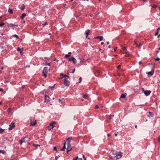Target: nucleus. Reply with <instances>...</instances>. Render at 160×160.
<instances>
[{"mask_svg":"<svg viewBox=\"0 0 160 160\" xmlns=\"http://www.w3.org/2000/svg\"><path fill=\"white\" fill-rule=\"evenodd\" d=\"M115 153V156H112L111 157V159L117 160L120 158L122 155V153L120 152H116V151H113Z\"/></svg>","mask_w":160,"mask_h":160,"instance_id":"nucleus-1","label":"nucleus"},{"mask_svg":"<svg viewBox=\"0 0 160 160\" xmlns=\"http://www.w3.org/2000/svg\"><path fill=\"white\" fill-rule=\"evenodd\" d=\"M72 139V137H69L66 140L67 142V153H68L72 150L71 146L70 143L71 140Z\"/></svg>","mask_w":160,"mask_h":160,"instance_id":"nucleus-2","label":"nucleus"},{"mask_svg":"<svg viewBox=\"0 0 160 160\" xmlns=\"http://www.w3.org/2000/svg\"><path fill=\"white\" fill-rule=\"evenodd\" d=\"M48 72V67L44 68L43 70L42 71L43 75L46 78L47 77V75Z\"/></svg>","mask_w":160,"mask_h":160,"instance_id":"nucleus-3","label":"nucleus"},{"mask_svg":"<svg viewBox=\"0 0 160 160\" xmlns=\"http://www.w3.org/2000/svg\"><path fill=\"white\" fill-rule=\"evenodd\" d=\"M154 64L153 65V67L152 68V70L151 72H148L147 73V74L148 75H150L151 76H152L154 73Z\"/></svg>","mask_w":160,"mask_h":160,"instance_id":"nucleus-4","label":"nucleus"},{"mask_svg":"<svg viewBox=\"0 0 160 160\" xmlns=\"http://www.w3.org/2000/svg\"><path fill=\"white\" fill-rule=\"evenodd\" d=\"M9 128L8 130H11L14 128L15 127V123L14 122H12L9 125Z\"/></svg>","mask_w":160,"mask_h":160,"instance_id":"nucleus-5","label":"nucleus"},{"mask_svg":"<svg viewBox=\"0 0 160 160\" xmlns=\"http://www.w3.org/2000/svg\"><path fill=\"white\" fill-rule=\"evenodd\" d=\"M142 92H144L146 96H148L150 95L151 92L150 90L144 91V89L143 88Z\"/></svg>","mask_w":160,"mask_h":160,"instance_id":"nucleus-6","label":"nucleus"},{"mask_svg":"<svg viewBox=\"0 0 160 160\" xmlns=\"http://www.w3.org/2000/svg\"><path fill=\"white\" fill-rule=\"evenodd\" d=\"M70 82L68 80V79L65 78L64 81V84L66 86H68L69 85Z\"/></svg>","mask_w":160,"mask_h":160,"instance_id":"nucleus-7","label":"nucleus"},{"mask_svg":"<svg viewBox=\"0 0 160 160\" xmlns=\"http://www.w3.org/2000/svg\"><path fill=\"white\" fill-rule=\"evenodd\" d=\"M37 124L36 122V120H33L32 121V120H31L30 121V126H34L36 124Z\"/></svg>","mask_w":160,"mask_h":160,"instance_id":"nucleus-8","label":"nucleus"},{"mask_svg":"<svg viewBox=\"0 0 160 160\" xmlns=\"http://www.w3.org/2000/svg\"><path fill=\"white\" fill-rule=\"evenodd\" d=\"M50 98L47 95H45V102H49L50 100L49 99Z\"/></svg>","mask_w":160,"mask_h":160,"instance_id":"nucleus-9","label":"nucleus"},{"mask_svg":"<svg viewBox=\"0 0 160 160\" xmlns=\"http://www.w3.org/2000/svg\"><path fill=\"white\" fill-rule=\"evenodd\" d=\"M60 76H62L63 78L65 77V78H67V79H68L69 78V77L68 76L64 74H63L62 73H61L60 74Z\"/></svg>","mask_w":160,"mask_h":160,"instance_id":"nucleus-10","label":"nucleus"},{"mask_svg":"<svg viewBox=\"0 0 160 160\" xmlns=\"http://www.w3.org/2000/svg\"><path fill=\"white\" fill-rule=\"evenodd\" d=\"M8 26L10 27H17L18 26L17 24H14L12 23H10L8 24Z\"/></svg>","mask_w":160,"mask_h":160,"instance_id":"nucleus-11","label":"nucleus"},{"mask_svg":"<svg viewBox=\"0 0 160 160\" xmlns=\"http://www.w3.org/2000/svg\"><path fill=\"white\" fill-rule=\"evenodd\" d=\"M90 30L89 29L87 30L85 32V34L86 35V38H88V36Z\"/></svg>","mask_w":160,"mask_h":160,"instance_id":"nucleus-12","label":"nucleus"},{"mask_svg":"<svg viewBox=\"0 0 160 160\" xmlns=\"http://www.w3.org/2000/svg\"><path fill=\"white\" fill-rule=\"evenodd\" d=\"M94 38H95L99 39L100 40V41H102L103 38V37L101 36H98V37H95Z\"/></svg>","mask_w":160,"mask_h":160,"instance_id":"nucleus-13","label":"nucleus"},{"mask_svg":"<svg viewBox=\"0 0 160 160\" xmlns=\"http://www.w3.org/2000/svg\"><path fill=\"white\" fill-rule=\"evenodd\" d=\"M127 95V94L126 93H122L121 94L120 98H125Z\"/></svg>","mask_w":160,"mask_h":160,"instance_id":"nucleus-14","label":"nucleus"},{"mask_svg":"<svg viewBox=\"0 0 160 160\" xmlns=\"http://www.w3.org/2000/svg\"><path fill=\"white\" fill-rule=\"evenodd\" d=\"M152 7V8H157L158 9L160 10V7H157V6L155 5H153L152 6H151Z\"/></svg>","mask_w":160,"mask_h":160,"instance_id":"nucleus-15","label":"nucleus"},{"mask_svg":"<svg viewBox=\"0 0 160 160\" xmlns=\"http://www.w3.org/2000/svg\"><path fill=\"white\" fill-rule=\"evenodd\" d=\"M25 138H23L22 139H21L20 140V144L21 145L22 144V143L23 142H25Z\"/></svg>","mask_w":160,"mask_h":160,"instance_id":"nucleus-16","label":"nucleus"},{"mask_svg":"<svg viewBox=\"0 0 160 160\" xmlns=\"http://www.w3.org/2000/svg\"><path fill=\"white\" fill-rule=\"evenodd\" d=\"M26 16V14L25 13H23L22 14L21 16L20 17V19H23Z\"/></svg>","mask_w":160,"mask_h":160,"instance_id":"nucleus-17","label":"nucleus"},{"mask_svg":"<svg viewBox=\"0 0 160 160\" xmlns=\"http://www.w3.org/2000/svg\"><path fill=\"white\" fill-rule=\"evenodd\" d=\"M72 61L75 64L77 62V60L74 57H72Z\"/></svg>","mask_w":160,"mask_h":160,"instance_id":"nucleus-18","label":"nucleus"},{"mask_svg":"<svg viewBox=\"0 0 160 160\" xmlns=\"http://www.w3.org/2000/svg\"><path fill=\"white\" fill-rule=\"evenodd\" d=\"M148 116L149 117H152L153 116V114L152 113L150 112H149Z\"/></svg>","mask_w":160,"mask_h":160,"instance_id":"nucleus-19","label":"nucleus"},{"mask_svg":"<svg viewBox=\"0 0 160 160\" xmlns=\"http://www.w3.org/2000/svg\"><path fill=\"white\" fill-rule=\"evenodd\" d=\"M83 97L85 99H87L88 97V95L87 94L84 95Z\"/></svg>","mask_w":160,"mask_h":160,"instance_id":"nucleus-20","label":"nucleus"},{"mask_svg":"<svg viewBox=\"0 0 160 160\" xmlns=\"http://www.w3.org/2000/svg\"><path fill=\"white\" fill-rule=\"evenodd\" d=\"M17 50L18 51L20 52V53L21 54V55H22V52L21 51V49L19 48H18L17 49Z\"/></svg>","mask_w":160,"mask_h":160,"instance_id":"nucleus-21","label":"nucleus"},{"mask_svg":"<svg viewBox=\"0 0 160 160\" xmlns=\"http://www.w3.org/2000/svg\"><path fill=\"white\" fill-rule=\"evenodd\" d=\"M24 8H25V6H24V4L22 5L21 7H20V9L22 10H23L24 9Z\"/></svg>","mask_w":160,"mask_h":160,"instance_id":"nucleus-22","label":"nucleus"},{"mask_svg":"<svg viewBox=\"0 0 160 160\" xmlns=\"http://www.w3.org/2000/svg\"><path fill=\"white\" fill-rule=\"evenodd\" d=\"M66 148V146H63L62 149H61V150L62 151H64Z\"/></svg>","mask_w":160,"mask_h":160,"instance_id":"nucleus-23","label":"nucleus"},{"mask_svg":"<svg viewBox=\"0 0 160 160\" xmlns=\"http://www.w3.org/2000/svg\"><path fill=\"white\" fill-rule=\"evenodd\" d=\"M0 152L2 153L3 154H4L6 153V152L4 150H0Z\"/></svg>","mask_w":160,"mask_h":160,"instance_id":"nucleus-24","label":"nucleus"},{"mask_svg":"<svg viewBox=\"0 0 160 160\" xmlns=\"http://www.w3.org/2000/svg\"><path fill=\"white\" fill-rule=\"evenodd\" d=\"M49 125L50 126L52 127V128H51V129H52L54 127L52 123H50Z\"/></svg>","mask_w":160,"mask_h":160,"instance_id":"nucleus-25","label":"nucleus"},{"mask_svg":"<svg viewBox=\"0 0 160 160\" xmlns=\"http://www.w3.org/2000/svg\"><path fill=\"white\" fill-rule=\"evenodd\" d=\"M142 45L141 43H140V44L139 45H137V47L139 48H141V46Z\"/></svg>","mask_w":160,"mask_h":160,"instance_id":"nucleus-26","label":"nucleus"},{"mask_svg":"<svg viewBox=\"0 0 160 160\" xmlns=\"http://www.w3.org/2000/svg\"><path fill=\"white\" fill-rule=\"evenodd\" d=\"M4 130L1 128H0V133H2L4 131Z\"/></svg>","mask_w":160,"mask_h":160,"instance_id":"nucleus-27","label":"nucleus"},{"mask_svg":"<svg viewBox=\"0 0 160 160\" xmlns=\"http://www.w3.org/2000/svg\"><path fill=\"white\" fill-rule=\"evenodd\" d=\"M33 145L35 147H37L38 146H40V145L38 144H33Z\"/></svg>","mask_w":160,"mask_h":160,"instance_id":"nucleus-28","label":"nucleus"},{"mask_svg":"<svg viewBox=\"0 0 160 160\" xmlns=\"http://www.w3.org/2000/svg\"><path fill=\"white\" fill-rule=\"evenodd\" d=\"M11 108H9L7 109V111L8 112V113H9L10 112Z\"/></svg>","mask_w":160,"mask_h":160,"instance_id":"nucleus-29","label":"nucleus"},{"mask_svg":"<svg viewBox=\"0 0 160 160\" xmlns=\"http://www.w3.org/2000/svg\"><path fill=\"white\" fill-rule=\"evenodd\" d=\"M63 99V98H62L61 99H59V102H61V103H62V100Z\"/></svg>","mask_w":160,"mask_h":160,"instance_id":"nucleus-30","label":"nucleus"},{"mask_svg":"<svg viewBox=\"0 0 160 160\" xmlns=\"http://www.w3.org/2000/svg\"><path fill=\"white\" fill-rule=\"evenodd\" d=\"M122 49L124 50V52H125L127 50L126 48L125 47H123L122 48Z\"/></svg>","mask_w":160,"mask_h":160,"instance_id":"nucleus-31","label":"nucleus"},{"mask_svg":"<svg viewBox=\"0 0 160 160\" xmlns=\"http://www.w3.org/2000/svg\"><path fill=\"white\" fill-rule=\"evenodd\" d=\"M155 60L156 61H159L160 60V59L159 58H154Z\"/></svg>","mask_w":160,"mask_h":160,"instance_id":"nucleus-32","label":"nucleus"},{"mask_svg":"<svg viewBox=\"0 0 160 160\" xmlns=\"http://www.w3.org/2000/svg\"><path fill=\"white\" fill-rule=\"evenodd\" d=\"M70 56V55H69L68 54H66L65 56V57L67 58H68Z\"/></svg>","mask_w":160,"mask_h":160,"instance_id":"nucleus-33","label":"nucleus"},{"mask_svg":"<svg viewBox=\"0 0 160 160\" xmlns=\"http://www.w3.org/2000/svg\"><path fill=\"white\" fill-rule=\"evenodd\" d=\"M48 22H44V23H43L42 24V25H43V26H45V25H47L48 24Z\"/></svg>","mask_w":160,"mask_h":160,"instance_id":"nucleus-34","label":"nucleus"},{"mask_svg":"<svg viewBox=\"0 0 160 160\" xmlns=\"http://www.w3.org/2000/svg\"><path fill=\"white\" fill-rule=\"evenodd\" d=\"M5 24V23L4 22L0 24V27H1Z\"/></svg>","mask_w":160,"mask_h":160,"instance_id":"nucleus-35","label":"nucleus"},{"mask_svg":"<svg viewBox=\"0 0 160 160\" xmlns=\"http://www.w3.org/2000/svg\"><path fill=\"white\" fill-rule=\"evenodd\" d=\"M99 108V107L97 105H96L95 106V109H98V108Z\"/></svg>","mask_w":160,"mask_h":160,"instance_id":"nucleus-36","label":"nucleus"},{"mask_svg":"<svg viewBox=\"0 0 160 160\" xmlns=\"http://www.w3.org/2000/svg\"><path fill=\"white\" fill-rule=\"evenodd\" d=\"M82 81V78L81 77H80L79 78V81L78 82L79 83H80Z\"/></svg>","mask_w":160,"mask_h":160,"instance_id":"nucleus-37","label":"nucleus"},{"mask_svg":"<svg viewBox=\"0 0 160 160\" xmlns=\"http://www.w3.org/2000/svg\"><path fill=\"white\" fill-rule=\"evenodd\" d=\"M13 36L14 37L16 38H19V37H18V36L17 35H16V34H14V35H13Z\"/></svg>","mask_w":160,"mask_h":160,"instance_id":"nucleus-38","label":"nucleus"},{"mask_svg":"<svg viewBox=\"0 0 160 160\" xmlns=\"http://www.w3.org/2000/svg\"><path fill=\"white\" fill-rule=\"evenodd\" d=\"M158 31H157L156 32V33L155 34V35L157 36V35H158Z\"/></svg>","mask_w":160,"mask_h":160,"instance_id":"nucleus-39","label":"nucleus"},{"mask_svg":"<svg viewBox=\"0 0 160 160\" xmlns=\"http://www.w3.org/2000/svg\"><path fill=\"white\" fill-rule=\"evenodd\" d=\"M72 57H69L68 58V59L70 61H72Z\"/></svg>","mask_w":160,"mask_h":160,"instance_id":"nucleus-40","label":"nucleus"},{"mask_svg":"<svg viewBox=\"0 0 160 160\" xmlns=\"http://www.w3.org/2000/svg\"><path fill=\"white\" fill-rule=\"evenodd\" d=\"M78 157L77 156L75 158H74L73 159V160H78Z\"/></svg>","mask_w":160,"mask_h":160,"instance_id":"nucleus-41","label":"nucleus"},{"mask_svg":"<svg viewBox=\"0 0 160 160\" xmlns=\"http://www.w3.org/2000/svg\"><path fill=\"white\" fill-rule=\"evenodd\" d=\"M8 11L10 14H12L13 13V11Z\"/></svg>","mask_w":160,"mask_h":160,"instance_id":"nucleus-42","label":"nucleus"},{"mask_svg":"<svg viewBox=\"0 0 160 160\" xmlns=\"http://www.w3.org/2000/svg\"><path fill=\"white\" fill-rule=\"evenodd\" d=\"M53 150H55L56 151H57V149L56 147H55V146L53 147Z\"/></svg>","mask_w":160,"mask_h":160,"instance_id":"nucleus-43","label":"nucleus"},{"mask_svg":"<svg viewBox=\"0 0 160 160\" xmlns=\"http://www.w3.org/2000/svg\"><path fill=\"white\" fill-rule=\"evenodd\" d=\"M117 47H116L114 49V52H115L116 51V50H117Z\"/></svg>","mask_w":160,"mask_h":160,"instance_id":"nucleus-44","label":"nucleus"},{"mask_svg":"<svg viewBox=\"0 0 160 160\" xmlns=\"http://www.w3.org/2000/svg\"><path fill=\"white\" fill-rule=\"evenodd\" d=\"M82 156H83V158L84 159V160H86V158L85 157L84 155H82Z\"/></svg>","mask_w":160,"mask_h":160,"instance_id":"nucleus-45","label":"nucleus"},{"mask_svg":"<svg viewBox=\"0 0 160 160\" xmlns=\"http://www.w3.org/2000/svg\"><path fill=\"white\" fill-rule=\"evenodd\" d=\"M114 153L113 154H112V155H111V157L112 156H115V153L114 152H112V153Z\"/></svg>","mask_w":160,"mask_h":160,"instance_id":"nucleus-46","label":"nucleus"},{"mask_svg":"<svg viewBox=\"0 0 160 160\" xmlns=\"http://www.w3.org/2000/svg\"><path fill=\"white\" fill-rule=\"evenodd\" d=\"M75 68H74V69H73V71L72 72V73H74V72H75Z\"/></svg>","mask_w":160,"mask_h":160,"instance_id":"nucleus-47","label":"nucleus"},{"mask_svg":"<svg viewBox=\"0 0 160 160\" xmlns=\"http://www.w3.org/2000/svg\"><path fill=\"white\" fill-rule=\"evenodd\" d=\"M30 66L29 65L26 66V67H24V68H29Z\"/></svg>","mask_w":160,"mask_h":160,"instance_id":"nucleus-48","label":"nucleus"},{"mask_svg":"<svg viewBox=\"0 0 160 160\" xmlns=\"http://www.w3.org/2000/svg\"><path fill=\"white\" fill-rule=\"evenodd\" d=\"M106 118H109V119H110V118L109 117H109H108V115H106Z\"/></svg>","mask_w":160,"mask_h":160,"instance_id":"nucleus-49","label":"nucleus"},{"mask_svg":"<svg viewBox=\"0 0 160 160\" xmlns=\"http://www.w3.org/2000/svg\"><path fill=\"white\" fill-rule=\"evenodd\" d=\"M66 142H67L66 141H65L64 143H63V146H66Z\"/></svg>","mask_w":160,"mask_h":160,"instance_id":"nucleus-50","label":"nucleus"},{"mask_svg":"<svg viewBox=\"0 0 160 160\" xmlns=\"http://www.w3.org/2000/svg\"><path fill=\"white\" fill-rule=\"evenodd\" d=\"M66 142H67L66 141H65L64 143H63V146H66Z\"/></svg>","mask_w":160,"mask_h":160,"instance_id":"nucleus-51","label":"nucleus"},{"mask_svg":"<svg viewBox=\"0 0 160 160\" xmlns=\"http://www.w3.org/2000/svg\"><path fill=\"white\" fill-rule=\"evenodd\" d=\"M158 141L159 142H160V136H159V137L158 138Z\"/></svg>","mask_w":160,"mask_h":160,"instance_id":"nucleus-52","label":"nucleus"},{"mask_svg":"<svg viewBox=\"0 0 160 160\" xmlns=\"http://www.w3.org/2000/svg\"><path fill=\"white\" fill-rule=\"evenodd\" d=\"M125 52L126 54H127V55H128L129 54V52H126V51H125Z\"/></svg>","mask_w":160,"mask_h":160,"instance_id":"nucleus-53","label":"nucleus"},{"mask_svg":"<svg viewBox=\"0 0 160 160\" xmlns=\"http://www.w3.org/2000/svg\"><path fill=\"white\" fill-rule=\"evenodd\" d=\"M52 123L54 125V124H55L56 123V122H52Z\"/></svg>","mask_w":160,"mask_h":160,"instance_id":"nucleus-54","label":"nucleus"},{"mask_svg":"<svg viewBox=\"0 0 160 160\" xmlns=\"http://www.w3.org/2000/svg\"><path fill=\"white\" fill-rule=\"evenodd\" d=\"M78 160H82V159L81 158H78Z\"/></svg>","mask_w":160,"mask_h":160,"instance_id":"nucleus-55","label":"nucleus"},{"mask_svg":"<svg viewBox=\"0 0 160 160\" xmlns=\"http://www.w3.org/2000/svg\"><path fill=\"white\" fill-rule=\"evenodd\" d=\"M160 27L158 28L157 29V31H158L159 30H160Z\"/></svg>","mask_w":160,"mask_h":160,"instance_id":"nucleus-56","label":"nucleus"},{"mask_svg":"<svg viewBox=\"0 0 160 160\" xmlns=\"http://www.w3.org/2000/svg\"><path fill=\"white\" fill-rule=\"evenodd\" d=\"M58 158V156H56V157H55V160H57Z\"/></svg>","mask_w":160,"mask_h":160,"instance_id":"nucleus-57","label":"nucleus"},{"mask_svg":"<svg viewBox=\"0 0 160 160\" xmlns=\"http://www.w3.org/2000/svg\"><path fill=\"white\" fill-rule=\"evenodd\" d=\"M121 66L120 65H118L117 66V68L118 69H119L120 68V67Z\"/></svg>","mask_w":160,"mask_h":160,"instance_id":"nucleus-58","label":"nucleus"},{"mask_svg":"<svg viewBox=\"0 0 160 160\" xmlns=\"http://www.w3.org/2000/svg\"><path fill=\"white\" fill-rule=\"evenodd\" d=\"M3 89L2 88H0V92H2L3 91Z\"/></svg>","mask_w":160,"mask_h":160,"instance_id":"nucleus-59","label":"nucleus"},{"mask_svg":"<svg viewBox=\"0 0 160 160\" xmlns=\"http://www.w3.org/2000/svg\"><path fill=\"white\" fill-rule=\"evenodd\" d=\"M47 65L49 66H50L51 65V63H49L48 64H47Z\"/></svg>","mask_w":160,"mask_h":160,"instance_id":"nucleus-60","label":"nucleus"},{"mask_svg":"<svg viewBox=\"0 0 160 160\" xmlns=\"http://www.w3.org/2000/svg\"><path fill=\"white\" fill-rule=\"evenodd\" d=\"M134 44H135V45H136V46H137V45H138V44L135 41Z\"/></svg>","mask_w":160,"mask_h":160,"instance_id":"nucleus-61","label":"nucleus"},{"mask_svg":"<svg viewBox=\"0 0 160 160\" xmlns=\"http://www.w3.org/2000/svg\"><path fill=\"white\" fill-rule=\"evenodd\" d=\"M110 117H111V118L112 117H114V115H111Z\"/></svg>","mask_w":160,"mask_h":160,"instance_id":"nucleus-62","label":"nucleus"},{"mask_svg":"<svg viewBox=\"0 0 160 160\" xmlns=\"http://www.w3.org/2000/svg\"><path fill=\"white\" fill-rule=\"evenodd\" d=\"M109 42L108 41V42H107V45H108L109 44Z\"/></svg>","mask_w":160,"mask_h":160,"instance_id":"nucleus-63","label":"nucleus"},{"mask_svg":"<svg viewBox=\"0 0 160 160\" xmlns=\"http://www.w3.org/2000/svg\"><path fill=\"white\" fill-rule=\"evenodd\" d=\"M104 44V42H101V44L102 45H103V44Z\"/></svg>","mask_w":160,"mask_h":160,"instance_id":"nucleus-64","label":"nucleus"}]
</instances>
